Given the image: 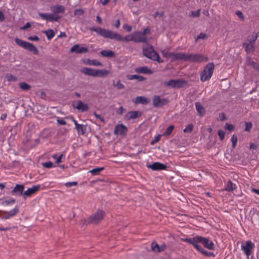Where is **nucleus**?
Instances as JSON below:
<instances>
[{
  "label": "nucleus",
  "mask_w": 259,
  "mask_h": 259,
  "mask_svg": "<svg viewBox=\"0 0 259 259\" xmlns=\"http://www.w3.org/2000/svg\"><path fill=\"white\" fill-rule=\"evenodd\" d=\"M91 31L95 32L97 35L104 38L114 39L117 41H133V33L122 37L120 34L101 27H92L90 28Z\"/></svg>",
  "instance_id": "f257e3e1"
},
{
  "label": "nucleus",
  "mask_w": 259,
  "mask_h": 259,
  "mask_svg": "<svg viewBox=\"0 0 259 259\" xmlns=\"http://www.w3.org/2000/svg\"><path fill=\"white\" fill-rule=\"evenodd\" d=\"M181 240L184 242L192 244L197 250H201L202 247L198 243H201L203 246L210 250L214 249V244L213 242L207 238L197 235L193 238H183Z\"/></svg>",
  "instance_id": "f03ea898"
},
{
  "label": "nucleus",
  "mask_w": 259,
  "mask_h": 259,
  "mask_svg": "<svg viewBox=\"0 0 259 259\" xmlns=\"http://www.w3.org/2000/svg\"><path fill=\"white\" fill-rule=\"evenodd\" d=\"M143 54L144 56L153 61H156L158 63H162L163 61L160 59L158 53L154 51L153 47L148 45L147 46L143 48Z\"/></svg>",
  "instance_id": "7ed1b4c3"
},
{
  "label": "nucleus",
  "mask_w": 259,
  "mask_h": 259,
  "mask_svg": "<svg viewBox=\"0 0 259 259\" xmlns=\"http://www.w3.org/2000/svg\"><path fill=\"white\" fill-rule=\"evenodd\" d=\"M214 68L213 63H208L205 66L203 70L200 73V80L201 81L208 80L212 76Z\"/></svg>",
  "instance_id": "20e7f679"
},
{
  "label": "nucleus",
  "mask_w": 259,
  "mask_h": 259,
  "mask_svg": "<svg viewBox=\"0 0 259 259\" xmlns=\"http://www.w3.org/2000/svg\"><path fill=\"white\" fill-rule=\"evenodd\" d=\"M15 41L19 46L33 52L35 55H37L38 53L37 49L32 44L24 41L18 38H16L15 39Z\"/></svg>",
  "instance_id": "39448f33"
},
{
  "label": "nucleus",
  "mask_w": 259,
  "mask_h": 259,
  "mask_svg": "<svg viewBox=\"0 0 259 259\" xmlns=\"http://www.w3.org/2000/svg\"><path fill=\"white\" fill-rule=\"evenodd\" d=\"M104 215V212L102 210H99L96 213L92 214L89 218L84 220V224L88 225L90 223H98L103 219Z\"/></svg>",
  "instance_id": "423d86ee"
},
{
  "label": "nucleus",
  "mask_w": 259,
  "mask_h": 259,
  "mask_svg": "<svg viewBox=\"0 0 259 259\" xmlns=\"http://www.w3.org/2000/svg\"><path fill=\"white\" fill-rule=\"evenodd\" d=\"M207 60L208 58L201 54H187L186 61L187 62L200 63Z\"/></svg>",
  "instance_id": "0eeeda50"
},
{
  "label": "nucleus",
  "mask_w": 259,
  "mask_h": 259,
  "mask_svg": "<svg viewBox=\"0 0 259 259\" xmlns=\"http://www.w3.org/2000/svg\"><path fill=\"white\" fill-rule=\"evenodd\" d=\"M187 84V82L183 79H170L164 82V85L172 88H181Z\"/></svg>",
  "instance_id": "6e6552de"
},
{
  "label": "nucleus",
  "mask_w": 259,
  "mask_h": 259,
  "mask_svg": "<svg viewBox=\"0 0 259 259\" xmlns=\"http://www.w3.org/2000/svg\"><path fill=\"white\" fill-rule=\"evenodd\" d=\"M168 103V100L164 98H161L160 96L154 95L152 99V104L154 107H159Z\"/></svg>",
  "instance_id": "1a4fd4ad"
},
{
  "label": "nucleus",
  "mask_w": 259,
  "mask_h": 259,
  "mask_svg": "<svg viewBox=\"0 0 259 259\" xmlns=\"http://www.w3.org/2000/svg\"><path fill=\"white\" fill-rule=\"evenodd\" d=\"M39 16L42 19L50 22H57L60 18L61 16L49 13H38Z\"/></svg>",
  "instance_id": "9d476101"
},
{
  "label": "nucleus",
  "mask_w": 259,
  "mask_h": 259,
  "mask_svg": "<svg viewBox=\"0 0 259 259\" xmlns=\"http://www.w3.org/2000/svg\"><path fill=\"white\" fill-rule=\"evenodd\" d=\"M254 247V244L250 240L246 241L244 244L241 245V249L247 257L251 254Z\"/></svg>",
  "instance_id": "9b49d317"
},
{
  "label": "nucleus",
  "mask_w": 259,
  "mask_h": 259,
  "mask_svg": "<svg viewBox=\"0 0 259 259\" xmlns=\"http://www.w3.org/2000/svg\"><path fill=\"white\" fill-rule=\"evenodd\" d=\"M133 41L135 42H147L148 38L146 36H143L141 34V31H135L133 33Z\"/></svg>",
  "instance_id": "f8f14e48"
},
{
  "label": "nucleus",
  "mask_w": 259,
  "mask_h": 259,
  "mask_svg": "<svg viewBox=\"0 0 259 259\" xmlns=\"http://www.w3.org/2000/svg\"><path fill=\"white\" fill-rule=\"evenodd\" d=\"M40 188V185L33 186L31 188H29L26 191L24 192L23 197L26 199L27 197L31 196L36 192H37Z\"/></svg>",
  "instance_id": "ddd939ff"
},
{
  "label": "nucleus",
  "mask_w": 259,
  "mask_h": 259,
  "mask_svg": "<svg viewBox=\"0 0 259 259\" xmlns=\"http://www.w3.org/2000/svg\"><path fill=\"white\" fill-rule=\"evenodd\" d=\"M71 120L75 125V127L77 130L78 134L79 135H83L85 133L87 126L82 124H78L77 121L73 117H71Z\"/></svg>",
  "instance_id": "4468645a"
},
{
  "label": "nucleus",
  "mask_w": 259,
  "mask_h": 259,
  "mask_svg": "<svg viewBox=\"0 0 259 259\" xmlns=\"http://www.w3.org/2000/svg\"><path fill=\"white\" fill-rule=\"evenodd\" d=\"M71 53H76V54L86 53L89 51V49L84 47H80L79 44L74 45L70 50Z\"/></svg>",
  "instance_id": "2eb2a0df"
},
{
  "label": "nucleus",
  "mask_w": 259,
  "mask_h": 259,
  "mask_svg": "<svg viewBox=\"0 0 259 259\" xmlns=\"http://www.w3.org/2000/svg\"><path fill=\"white\" fill-rule=\"evenodd\" d=\"M147 167L153 170H165L167 168V166L163 163L155 162L152 164L147 165Z\"/></svg>",
  "instance_id": "dca6fc26"
},
{
  "label": "nucleus",
  "mask_w": 259,
  "mask_h": 259,
  "mask_svg": "<svg viewBox=\"0 0 259 259\" xmlns=\"http://www.w3.org/2000/svg\"><path fill=\"white\" fill-rule=\"evenodd\" d=\"M141 113L138 111H131L126 113L124 116V119L126 121H129L140 117Z\"/></svg>",
  "instance_id": "f3484780"
},
{
  "label": "nucleus",
  "mask_w": 259,
  "mask_h": 259,
  "mask_svg": "<svg viewBox=\"0 0 259 259\" xmlns=\"http://www.w3.org/2000/svg\"><path fill=\"white\" fill-rule=\"evenodd\" d=\"M127 132V127L122 124H117L115 126L114 133L115 135H124L126 134Z\"/></svg>",
  "instance_id": "a211bd4d"
},
{
  "label": "nucleus",
  "mask_w": 259,
  "mask_h": 259,
  "mask_svg": "<svg viewBox=\"0 0 259 259\" xmlns=\"http://www.w3.org/2000/svg\"><path fill=\"white\" fill-rule=\"evenodd\" d=\"M24 186L23 185L17 184L11 192L13 195L19 196L23 195Z\"/></svg>",
  "instance_id": "6ab92c4d"
},
{
  "label": "nucleus",
  "mask_w": 259,
  "mask_h": 259,
  "mask_svg": "<svg viewBox=\"0 0 259 259\" xmlns=\"http://www.w3.org/2000/svg\"><path fill=\"white\" fill-rule=\"evenodd\" d=\"M80 72L85 75L96 77L97 69H96L84 67L80 69Z\"/></svg>",
  "instance_id": "aec40b11"
},
{
  "label": "nucleus",
  "mask_w": 259,
  "mask_h": 259,
  "mask_svg": "<svg viewBox=\"0 0 259 259\" xmlns=\"http://www.w3.org/2000/svg\"><path fill=\"white\" fill-rule=\"evenodd\" d=\"M75 109H77L81 112H84L89 109V106L87 104H84L82 101L78 100L77 101L76 105H73Z\"/></svg>",
  "instance_id": "412c9836"
},
{
  "label": "nucleus",
  "mask_w": 259,
  "mask_h": 259,
  "mask_svg": "<svg viewBox=\"0 0 259 259\" xmlns=\"http://www.w3.org/2000/svg\"><path fill=\"white\" fill-rule=\"evenodd\" d=\"M135 71L138 73L146 74H151L153 73V71L148 67L145 66L136 68L135 69Z\"/></svg>",
  "instance_id": "4be33fe9"
},
{
  "label": "nucleus",
  "mask_w": 259,
  "mask_h": 259,
  "mask_svg": "<svg viewBox=\"0 0 259 259\" xmlns=\"http://www.w3.org/2000/svg\"><path fill=\"white\" fill-rule=\"evenodd\" d=\"M50 9H51V11L55 14H57L60 13H64L65 12V8L64 6H63L62 5H57L52 6L50 7Z\"/></svg>",
  "instance_id": "5701e85b"
},
{
  "label": "nucleus",
  "mask_w": 259,
  "mask_h": 259,
  "mask_svg": "<svg viewBox=\"0 0 259 259\" xmlns=\"http://www.w3.org/2000/svg\"><path fill=\"white\" fill-rule=\"evenodd\" d=\"M187 53H174L173 55L172 60H181L183 61H186Z\"/></svg>",
  "instance_id": "b1692460"
},
{
  "label": "nucleus",
  "mask_w": 259,
  "mask_h": 259,
  "mask_svg": "<svg viewBox=\"0 0 259 259\" xmlns=\"http://www.w3.org/2000/svg\"><path fill=\"white\" fill-rule=\"evenodd\" d=\"M254 44L252 43L250 41L244 42L243 44V47H244L245 51L247 53H249L251 52H253L254 51Z\"/></svg>",
  "instance_id": "393cba45"
},
{
  "label": "nucleus",
  "mask_w": 259,
  "mask_h": 259,
  "mask_svg": "<svg viewBox=\"0 0 259 259\" xmlns=\"http://www.w3.org/2000/svg\"><path fill=\"white\" fill-rule=\"evenodd\" d=\"M126 78L128 80L137 79L138 81H144L146 79V78L144 76L136 74H127L126 75Z\"/></svg>",
  "instance_id": "a878e982"
},
{
  "label": "nucleus",
  "mask_w": 259,
  "mask_h": 259,
  "mask_svg": "<svg viewBox=\"0 0 259 259\" xmlns=\"http://www.w3.org/2000/svg\"><path fill=\"white\" fill-rule=\"evenodd\" d=\"M110 71L105 69H97L96 77H105L108 75Z\"/></svg>",
  "instance_id": "bb28decb"
},
{
  "label": "nucleus",
  "mask_w": 259,
  "mask_h": 259,
  "mask_svg": "<svg viewBox=\"0 0 259 259\" xmlns=\"http://www.w3.org/2000/svg\"><path fill=\"white\" fill-rule=\"evenodd\" d=\"M149 102V100L145 97L139 96L136 98L135 103H141L142 104H147Z\"/></svg>",
  "instance_id": "cd10ccee"
},
{
  "label": "nucleus",
  "mask_w": 259,
  "mask_h": 259,
  "mask_svg": "<svg viewBox=\"0 0 259 259\" xmlns=\"http://www.w3.org/2000/svg\"><path fill=\"white\" fill-rule=\"evenodd\" d=\"M236 189V185L231 181H229L226 184L224 190L228 192H232Z\"/></svg>",
  "instance_id": "c85d7f7f"
},
{
  "label": "nucleus",
  "mask_w": 259,
  "mask_h": 259,
  "mask_svg": "<svg viewBox=\"0 0 259 259\" xmlns=\"http://www.w3.org/2000/svg\"><path fill=\"white\" fill-rule=\"evenodd\" d=\"M101 55L106 57H113L115 56L114 52L111 50H102L100 52Z\"/></svg>",
  "instance_id": "c756f323"
},
{
  "label": "nucleus",
  "mask_w": 259,
  "mask_h": 259,
  "mask_svg": "<svg viewBox=\"0 0 259 259\" xmlns=\"http://www.w3.org/2000/svg\"><path fill=\"white\" fill-rule=\"evenodd\" d=\"M195 107L198 114L201 116L204 115L205 113V109L198 102L195 103Z\"/></svg>",
  "instance_id": "7c9ffc66"
},
{
  "label": "nucleus",
  "mask_w": 259,
  "mask_h": 259,
  "mask_svg": "<svg viewBox=\"0 0 259 259\" xmlns=\"http://www.w3.org/2000/svg\"><path fill=\"white\" fill-rule=\"evenodd\" d=\"M19 211V209L17 207H15L13 209L10 210L9 211H2L1 212H2L3 214H9V217H12L16 215Z\"/></svg>",
  "instance_id": "2f4dec72"
},
{
  "label": "nucleus",
  "mask_w": 259,
  "mask_h": 259,
  "mask_svg": "<svg viewBox=\"0 0 259 259\" xmlns=\"http://www.w3.org/2000/svg\"><path fill=\"white\" fill-rule=\"evenodd\" d=\"M44 33L46 34L47 38L49 40L51 39L55 35L54 30L51 29L45 31Z\"/></svg>",
  "instance_id": "473e14b6"
},
{
  "label": "nucleus",
  "mask_w": 259,
  "mask_h": 259,
  "mask_svg": "<svg viewBox=\"0 0 259 259\" xmlns=\"http://www.w3.org/2000/svg\"><path fill=\"white\" fill-rule=\"evenodd\" d=\"M104 169V167H97L89 170V172L91 173L93 175H98Z\"/></svg>",
  "instance_id": "72a5a7b5"
},
{
  "label": "nucleus",
  "mask_w": 259,
  "mask_h": 259,
  "mask_svg": "<svg viewBox=\"0 0 259 259\" xmlns=\"http://www.w3.org/2000/svg\"><path fill=\"white\" fill-rule=\"evenodd\" d=\"M151 249L156 252H160V249H159V245L155 242H153L151 244Z\"/></svg>",
  "instance_id": "f704fd0d"
},
{
  "label": "nucleus",
  "mask_w": 259,
  "mask_h": 259,
  "mask_svg": "<svg viewBox=\"0 0 259 259\" xmlns=\"http://www.w3.org/2000/svg\"><path fill=\"white\" fill-rule=\"evenodd\" d=\"M113 85L118 90L123 89L124 88V85L121 83L120 80H118L116 82L113 81Z\"/></svg>",
  "instance_id": "c9c22d12"
},
{
  "label": "nucleus",
  "mask_w": 259,
  "mask_h": 259,
  "mask_svg": "<svg viewBox=\"0 0 259 259\" xmlns=\"http://www.w3.org/2000/svg\"><path fill=\"white\" fill-rule=\"evenodd\" d=\"M198 251L200 252L202 254H204L207 257H214V254L212 252H209L205 250L202 248H201V250H197Z\"/></svg>",
  "instance_id": "e433bc0d"
},
{
  "label": "nucleus",
  "mask_w": 259,
  "mask_h": 259,
  "mask_svg": "<svg viewBox=\"0 0 259 259\" xmlns=\"http://www.w3.org/2000/svg\"><path fill=\"white\" fill-rule=\"evenodd\" d=\"M88 64L96 66H100L102 65V63L96 60H88Z\"/></svg>",
  "instance_id": "4c0bfd02"
},
{
  "label": "nucleus",
  "mask_w": 259,
  "mask_h": 259,
  "mask_svg": "<svg viewBox=\"0 0 259 259\" xmlns=\"http://www.w3.org/2000/svg\"><path fill=\"white\" fill-rule=\"evenodd\" d=\"M246 64L247 65L250 66L253 68L255 69L256 66H257V64L253 62L250 58H247L246 59Z\"/></svg>",
  "instance_id": "58836bf2"
},
{
  "label": "nucleus",
  "mask_w": 259,
  "mask_h": 259,
  "mask_svg": "<svg viewBox=\"0 0 259 259\" xmlns=\"http://www.w3.org/2000/svg\"><path fill=\"white\" fill-rule=\"evenodd\" d=\"M20 88L24 91H28L30 89V85L24 82H21L19 83Z\"/></svg>",
  "instance_id": "ea45409f"
},
{
  "label": "nucleus",
  "mask_w": 259,
  "mask_h": 259,
  "mask_svg": "<svg viewBox=\"0 0 259 259\" xmlns=\"http://www.w3.org/2000/svg\"><path fill=\"white\" fill-rule=\"evenodd\" d=\"M161 53L164 57L167 58H171V60H172L174 53L169 52L168 51H162L161 52Z\"/></svg>",
  "instance_id": "a19ab883"
},
{
  "label": "nucleus",
  "mask_w": 259,
  "mask_h": 259,
  "mask_svg": "<svg viewBox=\"0 0 259 259\" xmlns=\"http://www.w3.org/2000/svg\"><path fill=\"white\" fill-rule=\"evenodd\" d=\"M258 36H259V31L256 33H253L251 35V38L248 40V41L254 44Z\"/></svg>",
  "instance_id": "79ce46f5"
},
{
  "label": "nucleus",
  "mask_w": 259,
  "mask_h": 259,
  "mask_svg": "<svg viewBox=\"0 0 259 259\" xmlns=\"http://www.w3.org/2000/svg\"><path fill=\"white\" fill-rule=\"evenodd\" d=\"M193 127L194 126L192 124H189L186 126L183 130V132L185 133H190L192 132Z\"/></svg>",
  "instance_id": "37998d69"
},
{
  "label": "nucleus",
  "mask_w": 259,
  "mask_h": 259,
  "mask_svg": "<svg viewBox=\"0 0 259 259\" xmlns=\"http://www.w3.org/2000/svg\"><path fill=\"white\" fill-rule=\"evenodd\" d=\"M174 129V126L172 125H171L169 126L165 131V132L163 133V136H168L171 134L172 133L173 130Z\"/></svg>",
  "instance_id": "c03bdc74"
},
{
  "label": "nucleus",
  "mask_w": 259,
  "mask_h": 259,
  "mask_svg": "<svg viewBox=\"0 0 259 259\" xmlns=\"http://www.w3.org/2000/svg\"><path fill=\"white\" fill-rule=\"evenodd\" d=\"M15 203V200L11 198L9 200H5L2 202L1 204L3 205L7 206L10 204H14Z\"/></svg>",
  "instance_id": "a18cd8bd"
},
{
  "label": "nucleus",
  "mask_w": 259,
  "mask_h": 259,
  "mask_svg": "<svg viewBox=\"0 0 259 259\" xmlns=\"http://www.w3.org/2000/svg\"><path fill=\"white\" fill-rule=\"evenodd\" d=\"M85 11L84 10L81 9H75L74 11V15L76 16H80L82 15L84 13Z\"/></svg>",
  "instance_id": "49530a36"
},
{
  "label": "nucleus",
  "mask_w": 259,
  "mask_h": 259,
  "mask_svg": "<svg viewBox=\"0 0 259 259\" xmlns=\"http://www.w3.org/2000/svg\"><path fill=\"white\" fill-rule=\"evenodd\" d=\"M252 127V124L250 122H245V127L244 130L246 132H249Z\"/></svg>",
  "instance_id": "de8ad7c7"
},
{
  "label": "nucleus",
  "mask_w": 259,
  "mask_h": 259,
  "mask_svg": "<svg viewBox=\"0 0 259 259\" xmlns=\"http://www.w3.org/2000/svg\"><path fill=\"white\" fill-rule=\"evenodd\" d=\"M218 135L221 140H223L225 136V133L222 130H219L218 132Z\"/></svg>",
  "instance_id": "09e8293b"
},
{
  "label": "nucleus",
  "mask_w": 259,
  "mask_h": 259,
  "mask_svg": "<svg viewBox=\"0 0 259 259\" xmlns=\"http://www.w3.org/2000/svg\"><path fill=\"white\" fill-rule=\"evenodd\" d=\"M225 128L231 132L234 130V126L233 124L226 123L225 124Z\"/></svg>",
  "instance_id": "8fccbe9b"
},
{
  "label": "nucleus",
  "mask_w": 259,
  "mask_h": 259,
  "mask_svg": "<svg viewBox=\"0 0 259 259\" xmlns=\"http://www.w3.org/2000/svg\"><path fill=\"white\" fill-rule=\"evenodd\" d=\"M42 166L45 168H51L53 166V163L51 161H48L47 162L43 163Z\"/></svg>",
  "instance_id": "3c124183"
},
{
  "label": "nucleus",
  "mask_w": 259,
  "mask_h": 259,
  "mask_svg": "<svg viewBox=\"0 0 259 259\" xmlns=\"http://www.w3.org/2000/svg\"><path fill=\"white\" fill-rule=\"evenodd\" d=\"M207 38L206 34L204 33H200L196 38L195 41H197L199 39H205Z\"/></svg>",
  "instance_id": "603ef678"
},
{
  "label": "nucleus",
  "mask_w": 259,
  "mask_h": 259,
  "mask_svg": "<svg viewBox=\"0 0 259 259\" xmlns=\"http://www.w3.org/2000/svg\"><path fill=\"white\" fill-rule=\"evenodd\" d=\"M164 13L163 12H156L153 14V17L155 18L159 16V17H162L164 16Z\"/></svg>",
  "instance_id": "864d4df0"
},
{
  "label": "nucleus",
  "mask_w": 259,
  "mask_h": 259,
  "mask_svg": "<svg viewBox=\"0 0 259 259\" xmlns=\"http://www.w3.org/2000/svg\"><path fill=\"white\" fill-rule=\"evenodd\" d=\"M231 140L232 142L233 147V148H235L237 143V138L235 135H233Z\"/></svg>",
  "instance_id": "5fc2aeb1"
},
{
  "label": "nucleus",
  "mask_w": 259,
  "mask_h": 259,
  "mask_svg": "<svg viewBox=\"0 0 259 259\" xmlns=\"http://www.w3.org/2000/svg\"><path fill=\"white\" fill-rule=\"evenodd\" d=\"M123 28L128 32H131L132 29V26L127 24H124L123 25Z\"/></svg>",
  "instance_id": "6e6d98bb"
},
{
  "label": "nucleus",
  "mask_w": 259,
  "mask_h": 259,
  "mask_svg": "<svg viewBox=\"0 0 259 259\" xmlns=\"http://www.w3.org/2000/svg\"><path fill=\"white\" fill-rule=\"evenodd\" d=\"M77 185V183L76 182H67L65 184V185L67 187H71L73 186H76Z\"/></svg>",
  "instance_id": "4d7b16f0"
},
{
  "label": "nucleus",
  "mask_w": 259,
  "mask_h": 259,
  "mask_svg": "<svg viewBox=\"0 0 259 259\" xmlns=\"http://www.w3.org/2000/svg\"><path fill=\"white\" fill-rule=\"evenodd\" d=\"M236 15L242 21L244 20V17L242 13L240 11H237L236 12Z\"/></svg>",
  "instance_id": "13d9d810"
},
{
  "label": "nucleus",
  "mask_w": 259,
  "mask_h": 259,
  "mask_svg": "<svg viewBox=\"0 0 259 259\" xmlns=\"http://www.w3.org/2000/svg\"><path fill=\"white\" fill-rule=\"evenodd\" d=\"M150 32V29L149 28H145L143 32H141V34L143 36H145L146 34H149Z\"/></svg>",
  "instance_id": "bf43d9fd"
},
{
  "label": "nucleus",
  "mask_w": 259,
  "mask_h": 259,
  "mask_svg": "<svg viewBox=\"0 0 259 259\" xmlns=\"http://www.w3.org/2000/svg\"><path fill=\"white\" fill-rule=\"evenodd\" d=\"M94 115L96 117V118L99 119L101 122H104L105 120L104 118L101 117L99 114H98L97 113L95 112L94 113Z\"/></svg>",
  "instance_id": "052dcab7"
},
{
  "label": "nucleus",
  "mask_w": 259,
  "mask_h": 259,
  "mask_svg": "<svg viewBox=\"0 0 259 259\" xmlns=\"http://www.w3.org/2000/svg\"><path fill=\"white\" fill-rule=\"evenodd\" d=\"M160 137H161L160 135H158L156 136V137H155L154 140L151 142V144H153L154 143L158 142L160 140Z\"/></svg>",
  "instance_id": "680f3d73"
},
{
  "label": "nucleus",
  "mask_w": 259,
  "mask_h": 259,
  "mask_svg": "<svg viewBox=\"0 0 259 259\" xmlns=\"http://www.w3.org/2000/svg\"><path fill=\"white\" fill-rule=\"evenodd\" d=\"M28 39L32 41H38L39 40L38 37L36 35L29 36Z\"/></svg>",
  "instance_id": "e2e57ef3"
},
{
  "label": "nucleus",
  "mask_w": 259,
  "mask_h": 259,
  "mask_svg": "<svg viewBox=\"0 0 259 259\" xmlns=\"http://www.w3.org/2000/svg\"><path fill=\"white\" fill-rule=\"evenodd\" d=\"M125 110L123 108V107L120 106L117 110L116 112L117 114H121L124 112H125Z\"/></svg>",
  "instance_id": "0e129e2a"
},
{
  "label": "nucleus",
  "mask_w": 259,
  "mask_h": 259,
  "mask_svg": "<svg viewBox=\"0 0 259 259\" xmlns=\"http://www.w3.org/2000/svg\"><path fill=\"white\" fill-rule=\"evenodd\" d=\"M57 121L61 125H65L66 124V122L64 119H58Z\"/></svg>",
  "instance_id": "69168bd1"
},
{
  "label": "nucleus",
  "mask_w": 259,
  "mask_h": 259,
  "mask_svg": "<svg viewBox=\"0 0 259 259\" xmlns=\"http://www.w3.org/2000/svg\"><path fill=\"white\" fill-rule=\"evenodd\" d=\"M8 80L9 81H10V80L15 81V80H16V77H15L14 76H13V75L10 74L8 76Z\"/></svg>",
  "instance_id": "338daca9"
},
{
  "label": "nucleus",
  "mask_w": 259,
  "mask_h": 259,
  "mask_svg": "<svg viewBox=\"0 0 259 259\" xmlns=\"http://www.w3.org/2000/svg\"><path fill=\"white\" fill-rule=\"evenodd\" d=\"M200 15L199 11H197L196 12H192V16L194 17H198Z\"/></svg>",
  "instance_id": "774afa93"
}]
</instances>
